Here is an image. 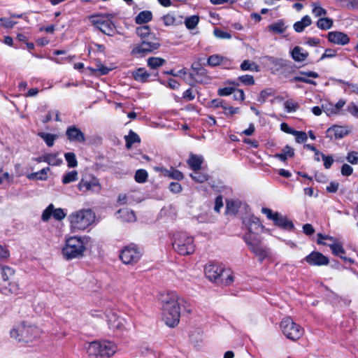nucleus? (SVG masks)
<instances>
[{"instance_id":"cd10ccee","label":"nucleus","mask_w":358,"mask_h":358,"mask_svg":"<svg viewBox=\"0 0 358 358\" xmlns=\"http://www.w3.org/2000/svg\"><path fill=\"white\" fill-rule=\"evenodd\" d=\"M117 214L119 215V217H120L123 221L125 222H134L136 220V215L133 210H131L128 208L120 209L117 211Z\"/></svg>"},{"instance_id":"a18cd8bd","label":"nucleus","mask_w":358,"mask_h":358,"mask_svg":"<svg viewBox=\"0 0 358 358\" xmlns=\"http://www.w3.org/2000/svg\"><path fill=\"white\" fill-rule=\"evenodd\" d=\"M284 106L288 113L295 112L299 107L298 103L292 99L287 100Z\"/></svg>"},{"instance_id":"72a5a7b5","label":"nucleus","mask_w":358,"mask_h":358,"mask_svg":"<svg viewBox=\"0 0 358 358\" xmlns=\"http://www.w3.org/2000/svg\"><path fill=\"white\" fill-rule=\"evenodd\" d=\"M166 63V60L161 57H152L148 59V66L152 69H156Z\"/></svg>"},{"instance_id":"6e6552de","label":"nucleus","mask_w":358,"mask_h":358,"mask_svg":"<svg viewBox=\"0 0 358 358\" xmlns=\"http://www.w3.org/2000/svg\"><path fill=\"white\" fill-rule=\"evenodd\" d=\"M14 273L12 268L0 264V292L2 294L9 295L18 292L19 285L16 282L10 281V278Z\"/></svg>"},{"instance_id":"c85d7f7f","label":"nucleus","mask_w":358,"mask_h":358,"mask_svg":"<svg viewBox=\"0 0 358 358\" xmlns=\"http://www.w3.org/2000/svg\"><path fill=\"white\" fill-rule=\"evenodd\" d=\"M132 76L135 80L141 83H144L147 81V80L150 77V73H148L145 69L139 68L132 73Z\"/></svg>"},{"instance_id":"13d9d810","label":"nucleus","mask_w":358,"mask_h":358,"mask_svg":"<svg viewBox=\"0 0 358 358\" xmlns=\"http://www.w3.org/2000/svg\"><path fill=\"white\" fill-rule=\"evenodd\" d=\"M347 160L352 164H356L358 163V152L352 151L348 153Z\"/></svg>"},{"instance_id":"412c9836","label":"nucleus","mask_w":358,"mask_h":358,"mask_svg":"<svg viewBox=\"0 0 358 358\" xmlns=\"http://www.w3.org/2000/svg\"><path fill=\"white\" fill-rule=\"evenodd\" d=\"M319 77V74L314 71H300L299 75L295 76L293 80L294 81L303 82L307 84L316 85V82L309 79V78H317Z\"/></svg>"},{"instance_id":"37998d69","label":"nucleus","mask_w":358,"mask_h":358,"mask_svg":"<svg viewBox=\"0 0 358 358\" xmlns=\"http://www.w3.org/2000/svg\"><path fill=\"white\" fill-rule=\"evenodd\" d=\"M64 157L69 167L74 168L78 166L76 155L73 152H67L64 155Z\"/></svg>"},{"instance_id":"338daca9","label":"nucleus","mask_w":358,"mask_h":358,"mask_svg":"<svg viewBox=\"0 0 358 358\" xmlns=\"http://www.w3.org/2000/svg\"><path fill=\"white\" fill-rule=\"evenodd\" d=\"M235 92V89L233 87H224L219 89L218 94L220 96H229Z\"/></svg>"},{"instance_id":"39448f33","label":"nucleus","mask_w":358,"mask_h":358,"mask_svg":"<svg viewBox=\"0 0 358 358\" xmlns=\"http://www.w3.org/2000/svg\"><path fill=\"white\" fill-rule=\"evenodd\" d=\"M117 350V346L109 341H93L88 344L87 352L92 358H110Z\"/></svg>"},{"instance_id":"9d476101","label":"nucleus","mask_w":358,"mask_h":358,"mask_svg":"<svg viewBox=\"0 0 358 358\" xmlns=\"http://www.w3.org/2000/svg\"><path fill=\"white\" fill-rule=\"evenodd\" d=\"M280 328L283 334L289 340L296 341L303 334V329L295 323L292 318L285 317L280 322Z\"/></svg>"},{"instance_id":"1a4fd4ad","label":"nucleus","mask_w":358,"mask_h":358,"mask_svg":"<svg viewBox=\"0 0 358 358\" xmlns=\"http://www.w3.org/2000/svg\"><path fill=\"white\" fill-rule=\"evenodd\" d=\"M173 246L174 250L182 255H191L195 250L193 237L184 232H179L175 235Z\"/></svg>"},{"instance_id":"c756f323","label":"nucleus","mask_w":358,"mask_h":358,"mask_svg":"<svg viewBox=\"0 0 358 358\" xmlns=\"http://www.w3.org/2000/svg\"><path fill=\"white\" fill-rule=\"evenodd\" d=\"M292 56L295 61L303 62L308 57V53L307 52H302L301 48L296 46L292 51Z\"/></svg>"},{"instance_id":"a878e982","label":"nucleus","mask_w":358,"mask_h":358,"mask_svg":"<svg viewBox=\"0 0 358 358\" xmlns=\"http://www.w3.org/2000/svg\"><path fill=\"white\" fill-rule=\"evenodd\" d=\"M328 245L331 248L333 254H334L335 255L340 256V257L343 259L345 261H348L351 263H353V261L351 259H348L342 255L343 254H345V252L342 245L334 241L332 243L329 244Z\"/></svg>"},{"instance_id":"774afa93","label":"nucleus","mask_w":358,"mask_h":358,"mask_svg":"<svg viewBox=\"0 0 358 358\" xmlns=\"http://www.w3.org/2000/svg\"><path fill=\"white\" fill-rule=\"evenodd\" d=\"M50 171V168L46 167L41 169L40 171L35 173V176L38 179L45 180L47 178V173Z\"/></svg>"},{"instance_id":"20e7f679","label":"nucleus","mask_w":358,"mask_h":358,"mask_svg":"<svg viewBox=\"0 0 358 358\" xmlns=\"http://www.w3.org/2000/svg\"><path fill=\"white\" fill-rule=\"evenodd\" d=\"M204 271L207 278L219 284L229 285L234 280L232 273L218 264L209 263L205 266Z\"/></svg>"},{"instance_id":"6ab92c4d","label":"nucleus","mask_w":358,"mask_h":358,"mask_svg":"<svg viewBox=\"0 0 358 358\" xmlns=\"http://www.w3.org/2000/svg\"><path fill=\"white\" fill-rule=\"evenodd\" d=\"M66 135L70 141L84 143L85 137L83 131L76 126H70L67 128Z\"/></svg>"},{"instance_id":"864d4df0","label":"nucleus","mask_w":358,"mask_h":358,"mask_svg":"<svg viewBox=\"0 0 358 358\" xmlns=\"http://www.w3.org/2000/svg\"><path fill=\"white\" fill-rule=\"evenodd\" d=\"M111 70H112V68L106 67L103 64H102L101 62H98L96 64V69H94V71L97 72L99 73V75H106Z\"/></svg>"},{"instance_id":"4c0bfd02","label":"nucleus","mask_w":358,"mask_h":358,"mask_svg":"<svg viewBox=\"0 0 358 358\" xmlns=\"http://www.w3.org/2000/svg\"><path fill=\"white\" fill-rule=\"evenodd\" d=\"M45 162L50 166H58L62 162V160L58 157L57 154H46Z\"/></svg>"},{"instance_id":"bb28decb","label":"nucleus","mask_w":358,"mask_h":358,"mask_svg":"<svg viewBox=\"0 0 358 358\" xmlns=\"http://www.w3.org/2000/svg\"><path fill=\"white\" fill-rule=\"evenodd\" d=\"M312 23V20L309 15H305L300 21L296 22L294 25V29L295 31L300 33L302 32L304 29L310 26Z\"/></svg>"},{"instance_id":"f03ea898","label":"nucleus","mask_w":358,"mask_h":358,"mask_svg":"<svg viewBox=\"0 0 358 358\" xmlns=\"http://www.w3.org/2000/svg\"><path fill=\"white\" fill-rule=\"evenodd\" d=\"M178 301L179 296L175 292L168 294L163 299V320L170 327H176L180 321V308Z\"/></svg>"},{"instance_id":"7c9ffc66","label":"nucleus","mask_w":358,"mask_h":358,"mask_svg":"<svg viewBox=\"0 0 358 358\" xmlns=\"http://www.w3.org/2000/svg\"><path fill=\"white\" fill-rule=\"evenodd\" d=\"M152 14L149 10H143L140 12L136 17L135 22L138 24H144L152 20Z\"/></svg>"},{"instance_id":"7ed1b4c3","label":"nucleus","mask_w":358,"mask_h":358,"mask_svg":"<svg viewBox=\"0 0 358 358\" xmlns=\"http://www.w3.org/2000/svg\"><path fill=\"white\" fill-rule=\"evenodd\" d=\"M41 333V330L36 325L23 322L13 327L10 334L18 342L29 343L38 338Z\"/></svg>"},{"instance_id":"f257e3e1","label":"nucleus","mask_w":358,"mask_h":358,"mask_svg":"<svg viewBox=\"0 0 358 358\" xmlns=\"http://www.w3.org/2000/svg\"><path fill=\"white\" fill-rule=\"evenodd\" d=\"M136 34L141 38V43L136 44L131 54L136 57H143L157 50L161 44L155 34L151 32L148 25L137 27Z\"/></svg>"},{"instance_id":"5701e85b","label":"nucleus","mask_w":358,"mask_h":358,"mask_svg":"<svg viewBox=\"0 0 358 358\" xmlns=\"http://www.w3.org/2000/svg\"><path fill=\"white\" fill-rule=\"evenodd\" d=\"M327 132L333 134L336 139H338L347 136L350 132V129L347 127L335 125L329 128Z\"/></svg>"},{"instance_id":"79ce46f5","label":"nucleus","mask_w":358,"mask_h":358,"mask_svg":"<svg viewBox=\"0 0 358 358\" xmlns=\"http://www.w3.org/2000/svg\"><path fill=\"white\" fill-rule=\"evenodd\" d=\"M148 173L144 169H138L136 171L135 173V180L138 183H143L147 180L148 178Z\"/></svg>"},{"instance_id":"680f3d73","label":"nucleus","mask_w":358,"mask_h":358,"mask_svg":"<svg viewBox=\"0 0 358 358\" xmlns=\"http://www.w3.org/2000/svg\"><path fill=\"white\" fill-rule=\"evenodd\" d=\"M320 155H321V157L322 159V160L324 161V166L325 167V169H329L333 162H334V159L331 156H326L325 155L321 153Z\"/></svg>"},{"instance_id":"8fccbe9b","label":"nucleus","mask_w":358,"mask_h":358,"mask_svg":"<svg viewBox=\"0 0 358 358\" xmlns=\"http://www.w3.org/2000/svg\"><path fill=\"white\" fill-rule=\"evenodd\" d=\"M238 80L245 85H252L255 84V79L252 76L244 75L238 77Z\"/></svg>"},{"instance_id":"bf43d9fd","label":"nucleus","mask_w":358,"mask_h":358,"mask_svg":"<svg viewBox=\"0 0 358 358\" xmlns=\"http://www.w3.org/2000/svg\"><path fill=\"white\" fill-rule=\"evenodd\" d=\"M347 110L352 115L358 118V106L355 103L351 102L347 106Z\"/></svg>"},{"instance_id":"dca6fc26","label":"nucleus","mask_w":358,"mask_h":358,"mask_svg":"<svg viewBox=\"0 0 358 358\" xmlns=\"http://www.w3.org/2000/svg\"><path fill=\"white\" fill-rule=\"evenodd\" d=\"M243 224L247 227L251 236H255L262 231L263 225L259 219L255 216H248L243 219Z\"/></svg>"},{"instance_id":"0e129e2a","label":"nucleus","mask_w":358,"mask_h":358,"mask_svg":"<svg viewBox=\"0 0 358 358\" xmlns=\"http://www.w3.org/2000/svg\"><path fill=\"white\" fill-rule=\"evenodd\" d=\"M353 169L351 166L348 164H344L342 167L341 172L343 176H349L352 173Z\"/></svg>"},{"instance_id":"69168bd1","label":"nucleus","mask_w":358,"mask_h":358,"mask_svg":"<svg viewBox=\"0 0 358 358\" xmlns=\"http://www.w3.org/2000/svg\"><path fill=\"white\" fill-rule=\"evenodd\" d=\"M0 22L1 23V25L6 28H12L16 24V22H14L6 17H1L0 19Z\"/></svg>"},{"instance_id":"2f4dec72","label":"nucleus","mask_w":358,"mask_h":358,"mask_svg":"<svg viewBox=\"0 0 358 358\" xmlns=\"http://www.w3.org/2000/svg\"><path fill=\"white\" fill-rule=\"evenodd\" d=\"M125 141L126 147L129 149L134 143H140L141 138L137 134L131 130L129 134L125 136Z\"/></svg>"},{"instance_id":"473e14b6","label":"nucleus","mask_w":358,"mask_h":358,"mask_svg":"<svg viewBox=\"0 0 358 358\" xmlns=\"http://www.w3.org/2000/svg\"><path fill=\"white\" fill-rule=\"evenodd\" d=\"M268 29L270 31H272L275 34H282L285 31L286 27L285 26L283 21L279 20L270 24L268 27Z\"/></svg>"},{"instance_id":"f8f14e48","label":"nucleus","mask_w":358,"mask_h":358,"mask_svg":"<svg viewBox=\"0 0 358 358\" xmlns=\"http://www.w3.org/2000/svg\"><path fill=\"white\" fill-rule=\"evenodd\" d=\"M247 245L250 248L252 252L258 257L259 261L262 262L268 255V250L262 245L260 238L256 236L245 234L243 236Z\"/></svg>"},{"instance_id":"a19ab883","label":"nucleus","mask_w":358,"mask_h":358,"mask_svg":"<svg viewBox=\"0 0 358 358\" xmlns=\"http://www.w3.org/2000/svg\"><path fill=\"white\" fill-rule=\"evenodd\" d=\"M166 171L165 176H169L171 178L180 180L183 178L184 176L183 173L175 169H171V170L168 171L167 169H164Z\"/></svg>"},{"instance_id":"4468645a","label":"nucleus","mask_w":358,"mask_h":358,"mask_svg":"<svg viewBox=\"0 0 358 358\" xmlns=\"http://www.w3.org/2000/svg\"><path fill=\"white\" fill-rule=\"evenodd\" d=\"M78 187L79 190L84 192L98 193L101 189L99 179L93 175H87L83 177L79 182Z\"/></svg>"},{"instance_id":"a211bd4d","label":"nucleus","mask_w":358,"mask_h":358,"mask_svg":"<svg viewBox=\"0 0 358 358\" xmlns=\"http://www.w3.org/2000/svg\"><path fill=\"white\" fill-rule=\"evenodd\" d=\"M306 262L312 266H326L329 261L327 257L320 252H312L305 258Z\"/></svg>"},{"instance_id":"c9c22d12","label":"nucleus","mask_w":358,"mask_h":358,"mask_svg":"<svg viewBox=\"0 0 358 358\" xmlns=\"http://www.w3.org/2000/svg\"><path fill=\"white\" fill-rule=\"evenodd\" d=\"M191 343L195 346H199L203 341L202 333L199 330L192 331L189 336Z\"/></svg>"},{"instance_id":"052dcab7","label":"nucleus","mask_w":358,"mask_h":358,"mask_svg":"<svg viewBox=\"0 0 358 358\" xmlns=\"http://www.w3.org/2000/svg\"><path fill=\"white\" fill-rule=\"evenodd\" d=\"M223 110L225 115H233L238 113L240 109L239 108H234L225 104L224 106H223Z\"/></svg>"},{"instance_id":"b1692460","label":"nucleus","mask_w":358,"mask_h":358,"mask_svg":"<svg viewBox=\"0 0 358 358\" xmlns=\"http://www.w3.org/2000/svg\"><path fill=\"white\" fill-rule=\"evenodd\" d=\"M192 70L194 73V76H196L197 78H195V80L199 83H203L205 81L204 77L206 76L207 71L206 70L201 66V65L199 62L193 63L192 65Z\"/></svg>"},{"instance_id":"58836bf2","label":"nucleus","mask_w":358,"mask_h":358,"mask_svg":"<svg viewBox=\"0 0 358 358\" xmlns=\"http://www.w3.org/2000/svg\"><path fill=\"white\" fill-rule=\"evenodd\" d=\"M199 22V17L198 15H192L188 17L185 20V24L189 29H194Z\"/></svg>"},{"instance_id":"6e6d98bb","label":"nucleus","mask_w":358,"mask_h":358,"mask_svg":"<svg viewBox=\"0 0 358 358\" xmlns=\"http://www.w3.org/2000/svg\"><path fill=\"white\" fill-rule=\"evenodd\" d=\"M163 22L166 26H172L176 24V17L172 14H167L162 17Z\"/></svg>"},{"instance_id":"2eb2a0df","label":"nucleus","mask_w":358,"mask_h":358,"mask_svg":"<svg viewBox=\"0 0 358 358\" xmlns=\"http://www.w3.org/2000/svg\"><path fill=\"white\" fill-rule=\"evenodd\" d=\"M107 323L113 330L123 331L125 329V320L116 315L115 312L110 310L103 313Z\"/></svg>"},{"instance_id":"49530a36","label":"nucleus","mask_w":358,"mask_h":358,"mask_svg":"<svg viewBox=\"0 0 358 358\" xmlns=\"http://www.w3.org/2000/svg\"><path fill=\"white\" fill-rule=\"evenodd\" d=\"M273 94L274 92L271 88L265 89L260 92L257 101L264 103L268 96L273 95Z\"/></svg>"},{"instance_id":"ea45409f","label":"nucleus","mask_w":358,"mask_h":358,"mask_svg":"<svg viewBox=\"0 0 358 358\" xmlns=\"http://www.w3.org/2000/svg\"><path fill=\"white\" fill-rule=\"evenodd\" d=\"M190 177L195 182H203L208 180L209 176L204 173L199 172V171H194L193 173L190 174Z\"/></svg>"},{"instance_id":"4d7b16f0","label":"nucleus","mask_w":358,"mask_h":358,"mask_svg":"<svg viewBox=\"0 0 358 358\" xmlns=\"http://www.w3.org/2000/svg\"><path fill=\"white\" fill-rule=\"evenodd\" d=\"M313 13L316 17L327 15V10L321 6H317L315 3H313Z\"/></svg>"},{"instance_id":"09e8293b","label":"nucleus","mask_w":358,"mask_h":358,"mask_svg":"<svg viewBox=\"0 0 358 358\" xmlns=\"http://www.w3.org/2000/svg\"><path fill=\"white\" fill-rule=\"evenodd\" d=\"M222 62V57L218 55H213L208 57V64L210 66H215L219 65Z\"/></svg>"},{"instance_id":"c03bdc74","label":"nucleus","mask_w":358,"mask_h":358,"mask_svg":"<svg viewBox=\"0 0 358 358\" xmlns=\"http://www.w3.org/2000/svg\"><path fill=\"white\" fill-rule=\"evenodd\" d=\"M78 179V172L76 171H72L65 174L62 178V182L64 184H68L71 182L76 181Z\"/></svg>"},{"instance_id":"de8ad7c7","label":"nucleus","mask_w":358,"mask_h":358,"mask_svg":"<svg viewBox=\"0 0 358 358\" xmlns=\"http://www.w3.org/2000/svg\"><path fill=\"white\" fill-rule=\"evenodd\" d=\"M241 69L243 71L255 70L257 71L258 66L254 62H250L249 60H244L241 64Z\"/></svg>"},{"instance_id":"5fc2aeb1","label":"nucleus","mask_w":358,"mask_h":358,"mask_svg":"<svg viewBox=\"0 0 358 358\" xmlns=\"http://www.w3.org/2000/svg\"><path fill=\"white\" fill-rule=\"evenodd\" d=\"M293 135L296 136V141L299 143L306 141L308 138L307 134L305 131L295 130Z\"/></svg>"},{"instance_id":"4be33fe9","label":"nucleus","mask_w":358,"mask_h":358,"mask_svg":"<svg viewBox=\"0 0 358 358\" xmlns=\"http://www.w3.org/2000/svg\"><path fill=\"white\" fill-rule=\"evenodd\" d=\"M96 27L103 34L111 36L114 32V24L110 20H96L94 22Z\"/></svg>"},{"instance_id":"9b49d317","label":"nucleus","mask_w":358,"mask_h":358,"mask_svg":"<svg viewBox=\"0 0 358 358\" xmlns=\"http://www.w3.org/2000/svg\"><path fill=\"white\" fill-rule=\"evenodd\" d=\"M142 251L137 246L131 244L124 247L120 253V259L126 265H134L142 257Z\"/></svg>"},{"instance_id":"f3484780","label":"nucleus","mask_w":358,"mask_h":358,"mask_svg":"<svg viewBox=\"0 0 358 358\" xmlns=\"http://www.w3.org/2000/svg\"><path fill=\"white\" fill-rule=\"evenodd\" d=\"M52 216L57 220H62L66 217V213L63 209L55 208L53 204H50L42 213V220L48 221Z\"/></svg>"},{"instance_id":"603ef678","label":"nucleus","mask_w":358,"mask_h":358,"mask_svg":"<svg viewBox=\"0 0 358 358\" xmlns=\"http://www.w3.org/2000/svg\"><path fill=\"white\" fill-rule=\"evenodd\" d=\"M213 33L215 37L220 39H230L231 38V35L229 32L219 29H215Z\"/></svg>"},{"instance_id":"0eeeda50","label":"nucleus","mask_w":358,"mask_h":358,"mask_svg":"<svg viewBox=\"0 0 358 358\" xmlns=\"http://www.w3.org/2000/svg\"><path fill=\"white\" fill-rule=\"evenodd\" d=\"M85 251V246L82 238L71 236L66 240V243L62 248V255L67 259L82 257Z\"/></svg>"},{"instance_id":"ddd939ff","label":"nucleus","mask_w":358,"mask_h":358,"mask_svg":"<svg viewBox=\"0 0 358 358\" xmlns=\"http://www.w3.org/2000/svg\"><path fill=\"white\" fill-rule=\"evenodd\" d=\"M262 212L266 215L268 219L273 220L274 224L278 227L288 230H292L294 227L291 220L278 212L273 213L272 210L268 208H262Z\"/></svg>"},{"instance_id":"f704fd0d","label":"nucleus","mask_w":358,"mask_h":358,"mask_svg":"<svg viewBox=\"0 0 358 358\" xmlns=\"http://www.w3.org/2000/svg\"><path fill=\"white\" fill-rule=\"evenodd\" d=\"M38 135L45 142L48 147H52L54 145L55 141L57 138L56 134L50 133L40 132Z\"/></svg>"},{"instance_id":"aec40b11","label":"nucleus","mask_w":358,"mask_h":358,"mask_svg":"<svg viewBox=\"0 0 358 358\" xmlns=\"http://www.w3.org/2000/svg\"><path fill=\"white\" fill-rule=\"evenodd\" d=\"M327 38L331 43L341 45H346L350 41L348 35L341 31L329 32Z\"/></svg>"},{"instance_id":"e2e57ef3","label":"nucleus","mask_w":358,"mask_h":358,"mask_svg":"<svg viewBox=\"0 0 358 358\" xmlns=\"http://www.w3.org/2000/svg\"><path fill=\"white\" fill-rule=\"evenodd\" d=\"M169 190L174 194H178L182 191V186L178 182H172L169 185Z\"/></svg>"},{"instance_id":"393cba45","label":"nucleus","mask_w":358,"mask_h":358,"mask_svg":"<svg viewBox=\"0 0 358 358\" xmlns=\"http://www.w3.org/2000/svg\"><path fill=\"white\" fill-rule=\"evenodd\" d=\"M203 162V158L202 156L191 154L189 159L187 160V164L191 169L194 171H196L201 169Z\"/></svg>"},{"instance_id":"3c124183","label":"nucleus","mask_w":358,"mask_h":358,"mask_svg":"<svg viewBox=\"0 0 358 358\" xmlns=\"http://www.w3.org/2000/svg\"><path fill=\"white\" fill-rule=\"evenodd\" d=\"M238 203L234 201V200H227L226 208H227V212H232L236 213L238 211Z\"/></svg>"},{"instance_id":"e433bc0d","label":"nucleus","mask_w":358,"mask_h":358,"mask_svg":"<svg viewBox=\"0 0 358 358\" xmlns=\"http://www.w3.org/2000/svg\"><path fill=\"white\" fill-rule=\"evenodd\" d=\"M317 26L320 29H329L333 26V20L327 17L320 18L317 22Z\"/></svg>"},{"instance_id":"423d86ee","label":"nucleus","mask_w":358,"mask_h":358,"mask_svg":"<svg viewBox=\"0 0 358 358\" xmlns=\"http://www.w3.org/2000/svg\"><path fill=\"white\" fill-rule=\"evenodd\" d=\"M95 215L90 209H82L72 213L69 216L71 228L85 230L94 221Z\"/></svg>"}]
</instances>
